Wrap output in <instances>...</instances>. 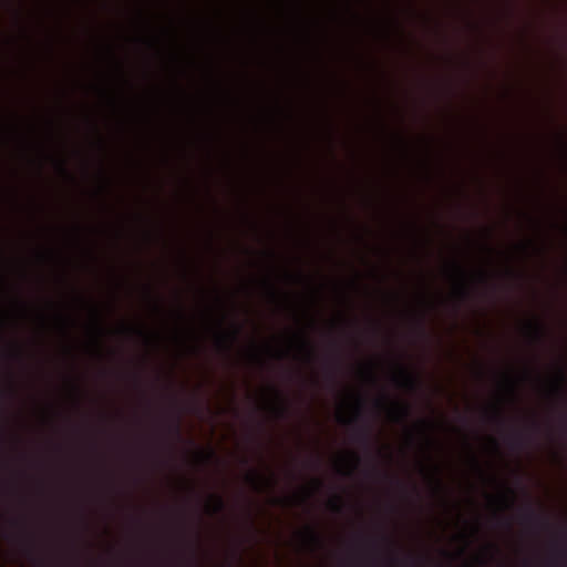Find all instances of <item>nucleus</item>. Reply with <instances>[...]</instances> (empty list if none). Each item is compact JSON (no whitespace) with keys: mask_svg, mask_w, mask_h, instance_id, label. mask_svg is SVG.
<instances>
[{"mask_svg":"<svg viewBox=\"0 0 567 567\" xmlns=\"http://www.w3.org/2000/svg\"><path fill=\"white\" fill-rule=\"evenodd\" d=\"M394 380L400 386H403L410 391H416L421 388V381L419 378L403 367H400L399 375L395 377Z\"/></svg>","mask_w":567,"mask_h":567,"instance_id":"1","label":"nucleus"},{"mask_svg":"<svg viewBox=\"0 0 567 567\" xmlns=\"http://www.w3.org/2000/svg\"><path fill=\"white\" fill-rule=\"evenodd\" d=\"M522 518L526 524L544 525V519L536 513L530 504L526 505Z\"/></svg>","mask_w":567,"mask_h":567,"instance_id":"2","label":"nucleus"},{"mask_svg":"<svg viewBox=\"0 0 567 567\" xmlns=\"http://www.w3.org/2000/svg\"><path fill=\"white\" fill-rule=\"evenodd\" d=\"M247 480L249 483L254 485L257 489L261 488L262 486L271 487L275 482L272 478H265L262 477L258 472L252 471L247 475Z\"/></svg>","mask_w":567,"mask_h":567,"instance_id":"3","label":"nucleus"},{"mask_svg":"<svg viewBox=\"0 0 567 567\" xmlns=\"http://www.w3.org/2000/svg\"><path fill=\"white\" fill-rule=\"evenodd\" d=\"M354 439H355V441L363 444L365 447H370L371 440H372L370 426L367 424L359 426L355 430Z\"/></svg>","mask_w":567,"mask_h":567,"instance_id":"4","label":"nucleus"},{"mask_svg":"<svg viewBox=\"0 0 567 567\" xmlns=\"http://www.w3.org/2000/svg\"><path fill=\"white\" fill-rule=\"evenodd\" d=\"M527 329L529 330L533 339L537 342H542L545 337V328L539 321L528 322Z\"/></svg>","mask_w":567,"mask_h":567,"instance_id":"5","label":"nucleus"},{"mask_svg":"<svg viewBox=\"0 0 567 567\" xmlns=\"http://www.w3.org/2000/svg\"><path fill=\"white\" fill-rule=\"evenodd\" d=\"M240 333V328L236 327L235 330L228 334V336H220L218 338L219 346L225 349L226 351H229L230 344L235 342Z\"/></svg>","mask_w":567,"mask_h":567,"instance_id":"6","label":"nucleus"},{"mask_svg":"<svg viewBox=\"0 0 567 567\" xmlns=\"http://www.w3.org/2000/svg\"><path fill=\"white\" fill-rule=\"evenodd\" d=\"M411 414V408L409 404L395 403L393 409V416L395 421H404Z\"/></svg>","mask_w":567,"mask_h":567,"instance_id":"7","label":"nucleus"},{"mask_svg":"<svg viewBox=\"0 0 567 567\" xmlns=\"http://www.w3.org/2000/svg\"><path fill=\"white\" fill-rule=\"evenodd\" d=\"M210 498L213 501V504L210 505V511L214 514L223 513L226 508L225 501L219 495H210Z\"/></svg>","mask_w":567,"mask_h":567,"instance_id":"8","label":"nucleus"},{"mask_svg":"<svg viewBox=\"0 0 567 567\" xmlns=\"http://www.w3.org/2000/svg\"><path fill=\"white\" fill-rule=\"evenodd\" d=\"M305 536L312 545L317 546L321 543L319 534L312 527H307Z\"/></svg>","mask_w":567,"mask_h":567,"instance_id":"9","label":"nucleus"},{"mask_svg":"<svg viewBox=\"0 0 567 567\" xmlns=\"http://www.w3.org/2000/svg\"><path fill=\"white\" fill-rule=\"evenodd\" d=\"M329 506L330 508L334 512V513H341L342 509H343V504H342V499L340 496H334L330 502H329Z\"/></svg>","mask_w":567,"mask_h":567,"instance_id":"10","label":"nucleus"},{"mask_svg":"<svg viewBox=\"0 0 567 567\" xmlns=\"http://www.w3.org/2000/svg\"><path fill=\"white\" fill-rule=\"evenodd\" d=\"M566 382V375L560 370L558 373V382L555 384L554 390L557 394L561 395L564 392L563 384Z\"/></svg>","mask_w":567,"mask_h":567,"instance_id":"11","label":"nucleus"},{"mask_svg":"<svg viewBox=\"0 0 567 567\" xmlns=\"http://www.w3.org/2000/svg\"><path fill=\"white\" fill-rule=\"evenodd\" d=\"M511 444L515 447H522L524 445V436L522 433H515L511 437Z\"/></svg>","mask_w":567,"mask_h":567,"instance_id":"12","label":"nucleus"},{"mask_svg":"<svg viewBox=\"0 0 567 567\" xmlns=\"http://www.w3.org/2000/svg\"><path fill=\"white\" fill-rule=\"evenodd\" d=\"M457 293L462 300H466L470 296L468 289L464 284L458 286Z\"/></svg>","mask_w":567,"mask_h":567,"instance_id":"13","label":"nucleus"},{"mask_svg":"<svg viewBox=\"0 0 567 567\" xmlns=\"http://www.w3.org/2000/svg\"><path fill=\"white\" fill-rule=\"evenodd\" d=\"M361 416H362V400L359 398L358 399V405H357V409H355V415H354V419L352 421H358Z\"/></svg>","mask_w":567,"mask_h":567,"instance_id":"14","label":"nucleus"},{"mask_svg":"<svg viewBox=\"0 0 567 567\" xmlns=\"http://www.w3.org/2000/svg\"><path fill=\"white\" fill-rule=\"evenodd\" d=\"M200 457L204 462H209L215 458V452L210 450L207 453H200Z\"/></svg>","mask_w":567,"mask_h":567,"instance_id":"15","label":"nucleus"},{"mask_svg":"<svg viewBox=\"0 0 567 567\" xmlns=\"http://www.w3.org/2000/svg\"><path fill=\"white\" fill-rule=\"evenodd\" d=\"M172 430L177 437H181V426L178 420L173 424Z\"/></svg>","mask_w":567,"mask_h":567,"instance_id":"16","label":"nucleus"},{"mask_svg":"<svg viewBox=\"0 0 567 567\" xmlns=\"http://www.w3.org/2000/svg\"><path fill=\"white\" fill-rule=\"evenodd\" d=\"M277 412H278L279 416L284 417L287 414V408L280 405V406L277 408Z\"/></svg>","mask_w":567,"mask_h":567,"instance_id":"17","label":"nucleus"},{"mask_svg":"<svg viewBox=\"0 0 567 567\" xmlns=\"http://www.w3.org/2000/svg\"><path fill=\"white\" fill-rule=\"evenodd\" d=\"M493 419H494L495 421H497V422H503V419H502L501 413H499V411H498V410H496V411L494 412V414H493Z\"/></svg>","mask_w":567,"mask_h":567,"instance_id":"18","label":"nucleus"},{"mask_svg":"<svg viewBox=\"0 0 567 567\" xmlns=\"http://www.w3.org/2000/svg\"><path fill=\"white\" fill-rule=\"evenodd\" d=\"M383 540H384L386 544L391 545V546H393V545H394V542H393L391 538H389L388 536H384V537H383Z\"/></svg>","mask_w":567,"mask_h":567,"instance_id":"19","label":"nucleus"},{"mask_svg":"<svg viewBox=\"0 0 567 567\" xmlns=\"http://www.w3.org/2000/svg\"><path fill=\"white\" fill-rule=\"evenodd\" d=\"M429 425H430V424H429L426 421H424V420H422V421H421V426H422V430H423V431H424L425 429H427V427H429Z\"/></svg>","mask_w":567,"mask_h":567,"instance_id":"20","label":"nucleus"},{"mask_svg":"<svg viewBox=\"0 0 567 567\" xmlns=\"http://www.w3.org/2000/svg\"><path fill=\"white\" fill-rule=\"evenodd\" d=\"M60 168L64 174H69L64 163L60 164Z\"/></svg>","mask_w":567,"mask_h":567,"instance_id":"21","label":"nucleus"},{"mask_svg":"<svg viewBox=\"0 0 567 567\" xmlns=\"http://www.w3.org/2000/svg\"><path fill=\"white\" fill-rule=\"evenodd\" d=\"M302 344H303V347H305V348H307V350H308V354L310 355V354H311V351H310V349H309V343H308L306 340H303V341H302Z\"/></svg>","mask_w":567,"mask_h":567,"instance_id":"22","label":"nucleus"},{"mask_svg":"<svg viewBox=\"0 0 567 567\" xmlns=\"http://www.w3.org/2000/svg\"><path fill=\"white\" fill-rule=\"evenodd\" d=\"M508 388H509L511 393L514 394L515 388H514V384L512 382L508 383Z\"/></svg>","mask_w":567,"mask_h":567,"instance_id":"23","label":"nucleus"},{"mask_svg":"<svg viewBox=\"0 0 567 567\" xmlns=\"http://www.w3.org/2000/svg\"><path fill=\"white\" fill-rule=\"evenodd\" d=\"M390 561H391L392 564H395V563H398V561H399V559H398V557H396V556H391Z\"/></svg>","mask_w":567,"mask_h":567,"instance_id":"24","label":"nucleus"},{"mask_svg":"<svg viewBox=\"0 0 567 567\" xmlns=\"http://www.w3.org/2000/svg\"><path fill=\"white\" fill-rule=\"evenodd\" d=\"M454 267H455V269H456L458 272L463 274V269L461 268V266H460L458 264H455V265H454Z\"/></svg>","mask_w":567,"mask_h":567,"instance_id":"25","label":"nucleus"},{"mask_svg":"<svg viewBox=\"0 0 567 567\" xmlns=\"http://www.w3.org/2000/svg\"><path fill=\"white\" fill-rule=\"evenodd\" d=\"M315 483H316L317 487H321L322 486V482L320 480H316Z\"/></svg>","mask_w":567,"mask_h":567,"instance_id":"26","label":"nucleus"},{"mask_svg":"<svg viewBox=\"0 0 567 567\" xmlns=\"http://www.w3.org/2000/svg\"><path fill=\"white\" fill-rule=\"evenodd\" d=\"M435 483H436L437 488L442 487V483L439 478H435Z\"/></svg>","mask_w":567,"mask_h":567,"instance_id":"27","label":"nucleus"},{"mask_svg":"<svg viewBox=\"0 0 567 567\" xmlns=\"http://www.w3.org/2000/svg\"><path fill=\"white\" fill-rule=\"evenodd\" d=\"M368 375L370 379H372L374 381V375L371 370H368Z\"/></svg>","mask_w":567,"mask_h":567,"instance_id":"28","label":"nucleus"},{"mask_svg":"<svg viewBox=\"0 0 567 567\" xmlns=\"http://www.w3.org/2000/svg\"><path fill=\"white\" fill-rule=\"evenodd\" d=\"M375 404H377L378 406H381V405H383V401H382V400H378V401L375 402Z\"/></svg>","mask_w":567,"mask_h":567,"instance_id":"29","label":"nucleus"},{"mask_svg":"<svg viewBox=\"0 0 567 567\" xmlns=\"http://www.w3.org/2000/svg\"><path fill=\"white\" fill-rule=\"evenodd\" d=\"M503 502H504L506 505L513 504V502H508V499H507V498H503Z\"/></svg>","mask_w":567,"mask_h":567,"instance_id":"30","label":"nucleus"},{"mask_svg":"<svg viewBox=\"0 0 567 567\" xmlns=\"http://www.w3.org/2000/svg\"><path fill=\"white\" fill-rule=\"evenodd\" d=\"M504 523H505V525H506L507 527H509V525H511V524H509V522H508V520H504Z\"/></svg>","mask_w":567,"mask_h":567,"instance_id":"31","label":"nucleus"}]
</instances>
